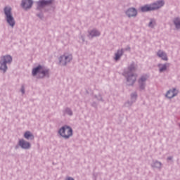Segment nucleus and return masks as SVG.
Here are the masks:
<instances>
[{
  "label": "nucleus",
  "mask_w": 180,
  "mask_h": 180,
  "mask_svg": "<svg viewBox=\"0 0 180 180\" xmlns=\"http://www.w3.org/2000/svg\"><path fill=\"white\" fill-rule=\"evenodd\" d=\"M158 57H160V58H162V60H164L165 61H167L168 60V58L167 57V55L165 54V53H164L162 51H159L158 52Z\"/></svg>",
  "instance_id": "nucleus-13"
},
{
  "label": "nucleus",
  "mask_w": 180,
  "mask_h": 180,
  "mask_svg": "<svg viewBox=\"0 0 180 180\" xmlns=\"http://www.w3.org/2000/svg\"><path fill=\"white\" fill-rule=\"evenodd\" d=\"M21 91H22V94H25V89L22 88V89H21Z\"/></svg>",
  "instance_id": "nucleus-22"
},
{
  "label": "nucleus",
  "mask_w": 180,
  "mask_h": 180,
  "mask_svg": "<svg viewBox=\"0 0 180 180\" xmlns=\"http://www.w3.org/2000/svg\"><path fill=\"white\" fill-rule=\"evenodd\" d=\"M59 134L63 139H70L72 136V129L68 126L63 127L59 130Z\"/></svg>",
  "instance_id": "nucleus-5"
},
{
  "label": "nucleus",
  "mask_w": 180,
  "mask_h": 180,
  "mask_svg": "<svg viewBox=\"0 0 180 180\" xmlns=\"http://www.w3.org/2000/svg\"><path fill=\"white\" fill-rule=\"evenodd\" d=\"M168 160H172V158H168Z\"/></svg>",
  "instance_id": "nucleus-24"
},
{
  "label": "nucleus",
  "mask_w": 180,
  "mask_h": 180,
  "mask_svg": "<svg viewBox=\"0 0 180 180\" xmlns=\"http://www.w3.org/2000/svg\"><path fill=\"white\" fill-rule=\"evenodd\" d=\"M19 145L20 146V147H22V148H25V149L30 148V143L23 139L20 140Z\"/></svg>",
  "instance_id": "nucleus-12"
},
{
  "label": "nucleus",
  "mask_w": 180,
  "mask_h": 180,
  "mask_svg": "<svg viewBox=\"0 0 180 180\" xmlns=\"http://www.w3.org/2000/svg\"><path fill=\"white\" fill-rule=\"evenodd\" d=\"M123 55V50H119L117 52L115 53V60L117 61L120 57Z\"/></svg>",
  "instance_id": "nucleus-14"
},
{
  "label": "nucleus",
  "mask_w": 180,
  "mask_h": 180,
  "mask_svg": "<svg viewBox=\"0 0 180 180\" xmlns=\"http://www.w3.org/2000/svg\"><path fill=\"white\" fill-rule=\"evenodd\" d=\"M33 5L32 0H22L21 6L24 9H30Z\"/></svg>",
  "instance_id": "nucleus-8"
},
{
  "label": "nucleus",
  "mask_w": 180,
  "mask_h": 180,
  "mask_svg": "<svg viewBox=\"0 0 180 180\" xmlns=\"http://www.w3.org/2000/svg\"><path fill=\"white\" fill-rule=\"evenodd\" d=\"M160 72H162V71H165L167 70V65H159Z\"/></svg>",
  "instance_id": "nucleus-19"
},
{
  "label": "nucleus",
  "mask_w": 180,
  "mask_h": 180,
  "mask_svg": "<svg viewBox=\"0 0 180 180\" xmlns=\"http://www.w3.org/2000/svg\"><path fill=\"white\" fill-rule=\"evenodd\" d=\"M134 71V67L132 66L129 68V71L127 72H124V76L127 77V82H129V85H133L136 82V76L133 75V72Z\"/></svg>",
  "instance_id": "nucleus-6"
},
{
  "label": "nucleus",
  "mask_w": 180,
  "mask_h": 180,
  "mask_svg": "<svg viewBox=\"0 0 180 180\" xmlns=\"http://www.w3.org/2000/svg\"><path fill=\"white\" fill-rule=\"evenodd\" d=\"M99 34H101V33L99 32V31H97L96 30H94L90 32V36H91V37H94L95 36H99Z\"/></svg>",
  "instance_id": "nucleus-16"
},
{
  "label": "nucleus",
  "mask_w": 180,
  "mask_h": 180,
  "mask_svg": "<svg viewBox=\"0 0 180 180\" xmlns=\"http://www.w3.org/2000/svg\"><path fill=\"white\" fill-rule=\"evenodd\" d=\"M164 1H159L150 5H146L141 7V12H150V11H155L164 6Z\"/></svg>",
  "instance_id": "nucleus-1"
},
{
  "label": "nucleus",
  "mask_w": 180,
  "mask_h": 180,
  "mask_svg": "<svg viewBox=\"0 0 180 180\" xmlns=\"http://www.w3.org/2000/svg\"><path fill=\"white\" fill-rule=\"evenodd\" d=\"M12 63V56H4L1 57L0 60V70L5 72L8 70V66L6 64H11Z\"/></svg>",
  "instance_id": "nucleus-3"
},
{
  "label": "nucleus",
  "mask_w": 180,
  "mask_h": 180,
  "mask_svg": "<svg viewBox=\"0 0 180 180\" xmlns=\"http://www.w3.org/2000/svg\"><path fill=\"white\" fill-rule=\"evenodd\" d=\"M37 74H39V78H44V77L49 75V70L41 65H39L32 70V75L34 77V75H37Z\"/></svg>",
  "instance_id": "nucleus-2"
},
{
  "label": "nucleus",
  "mask_w": 180,
  "mask_h": 180,
  "mask_svg": "<svg viewBox=\"0 0 180 180\" xmlns=\"http://www.w3.org/2000/svg\"><path fill=\"white\" fill-rule=\"evenodd\" d=\"M72 58V56L71 55H64L60 58L59 61L61 65H65Z\"/></svg>",
  "instance_id": "nucleus-7"
},
{
  "label": "nucleus",
  "mask_w": 180,
  "mask_h": 180,
  "mask_svg": "<svg viewBox=\"0 0 180 180\" xmlns=\"http://www.w3.org/2000/svg\"><path fill=\"white\" fill-rule=\"evenodd\" d=\"M4 13L6 16L7 22L11 27H13L15 26V19L12 16V8L11 7H6L4 8Z\"/></svg>",
  "instance_id": "nucleus-4"
},
{
  "label": "nucleus",
  "mask_w": 180,
  "mask_h": 180,
  "mask_svg": "<svg viewBox=\"0 0 180 180\" xmlns=\"http://www.w3.org/2000/svg\"><path fill=\"white\" fill-rule=\"evenodd\" d=\"M178 91L176 89H173L172 90H169L166 94L167 98L171 99V98H174V96H176Z\"/></svg>",
  "instance_id": "nucleus-11"
},
{
  "label": "nucleus",
  "mask_w": 180,
  "mask_h": 180,
  "mask_svg": "<svg viewBox=\"0 0 180 180\" xmlns=\"http://www.w3.org/2000/svg\"><path fill=\"white\" fill-rule=\"evenodd\" d=\"M126 13H127V16H129V18H131L133 16H136L137 15V10H136L134 8H131L127 10Z\"/></svg>",
  "instance_id": "nucleus-10"
},
{
  "label": "nucleus",
  "mask_w": 180,
  "mask_h": 180,
  "mask_svg": "<svg viewBox=\"0 0 180 180\" xmlns=\"http://www.w3.org/2000/svg\"><path fill=\"white\" fill-rule=\"evenodd\" d=\"M66 180H74L72 178H71V177H68L67 179H66Z\"/></svg>",
  "instance_id": "nucleus-21"
},
{
  "label": "nucleus",
  "mask_w": 180,
  "mask_h": 180,
  "mask_svg": "<svg viewBox=\"0 0 180 180\" xmlns=\"http://www.w3.org/2000/svg\"><path fill=\"white\" fill-rule=\"evenodd\" d=\"M147 79V77L143 76L142 77H141V79H139V82L141 84V89H143V83L146 82Z\"/></svg>",
  "instance_id": "nucleus-17"
},
{
  "label": "nucleus",
  "mask_w": 180,
  "mask_h": 180,
  "mask_svg": "<svg viewBox=\"0 0 180 180\" xmlns=\"http://www.w3.org/2000/svg\"><path fill=\"white\" fill-rule=\"evenodd\" d=\"M53 4V0H43L38 2V7L43 8V6H46V5H51Z\"/></svg>",
  "instance_id": "nucleus-9"
},
{
  "label": "nucleus",
  "mask_w": 180,
  "mask_h": 180,
  "mask_svg": "<svg viewBox=\"0 0 180 180\" xmlns=\"http://www.w3.org/2000/svg\"><path fill=\"white\" fill-rule=\"evenodd\" d=\"M25 139H27V140H29V139H33V134L30 131H26L24 134Z\"/></svg>",
  "instance_id": "nucleus-15"
},
{
  "label": "nucleus",
  "mask_w": 180,
  "mask_h": 180,
  "mask_svg": "<svg viewBox=\"0 0 180 180\" xmlns=\"http://www.w3.org/2000/svg\"><path fill=\"white\" fill-rule=\"evenodd\" d=\"M153 23H154V21H150V23H149V26L150 27H153Z\"/></svg>",
  "instance_id": "nucleus-20"
},
{
  "label": "nucleus",
  "mask_w": 180,
  "mask_h": 180,
  "mask_svg": "<svg viewBox=\"0 0 180 180\" xmlns=\"http://www.w3.org/2000/svg\"><path fill=\"white\" fill-rule=\"evenodd\" d=\"M68 115H72V112L71 111H70V112H68Z\"/></svg>",
  "instance_id": "nucleus-23"
},
{
  "label": "nucleus",
  "mask_w": 180,
  "mask_h": 180,
  "mask_svg": "<svg viewBox=\"0 0 180 180\" xmlns=\"http://www.w3.org/2000/svg\"><path fill=\"white\" fill-rule=\"evenodd\" d=\"M174 23L177 29L180 28V19L176 18L174 20Z\"/></svg>",
  "instance_id": "nucleus-18"
}]
</instances>
